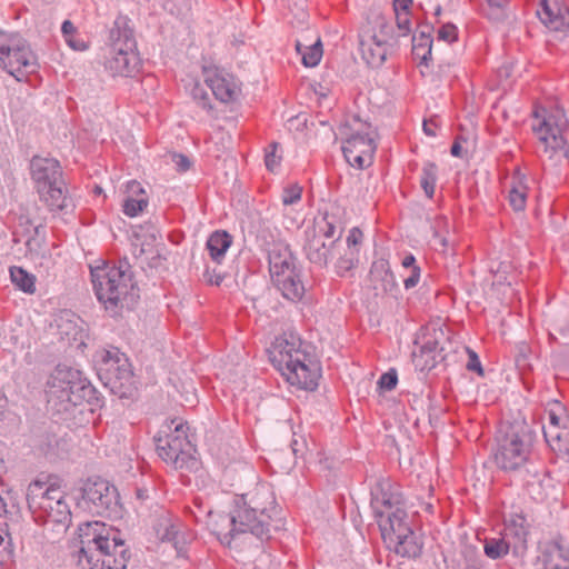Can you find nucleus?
<instances>
[{
	"mask_svg": "<svg viewBox=\"0 0 569 569\" xmlns=\"http://www.w3.org/2000/svg\"><path fill=\"white\" fill-rule=\"evenodd\" d=\"M191 96L193 100L204 110L210 111L212 109L210 104L209 94L206 91V89L199 84L198 82L194 83L193 88L191 89Z\"/></svg>",
	"mask_w": 569,
	"mask_h": 569,
	"instance_id": "obj_42",
	"label": "nucleus"
},
{
	"mask_svg": "<svg viewBox=\"0 0 569 569\" xmlns=\"http://www.w3.org/2000/svg\"><path fill=\"white\" fill-rule=\"evenodd\" d=\"M527 351H528V347L526 345H521L519 347V352L516 357L517 367L521 370L529 367V363L527 361Z\"/></svg>",
	"mask_w": 569,
	"mask_h": 569,
	"instance_id": "obj_49",
	"label": "nucleus"
},
{
	"mask_svg": "<svg viewBox=\"0 0 569 569\" xmlns=\"http://www.w3.org/2000/svg\"><path fill=\"white\" fill-rule=\"evenodd\" d=\"M61 32L63 38L73 37L76 34V27L69 20H64L61 26Z\"/></svg>",
	"mask_w": 569,
	"mask_h": 569,
	"instance_id": "obj_54",
	"label": "nucleus"
},
{
	"mask_svg": "<svg viewBox=\"0 0 569 569\" xmlns=\"http://www.w3.org/2000/svg\"><path fill=\"white\" fill-rule=\"evenodd\" d=\"M269 270L276 288L289 301H300L306 292L301 279V269L296 264L288 246L273 242L267 250Z\"/></svg>",
	"mask_w": 569,
	"mask_h": 569,
	"instance_id": "obj_9",
	"label": "nucleus"
},
{
	"mask_svg": "<svg viewBox=\"0 0 569 569\" xmlns=\"http://www.w3.org/2000/svg\"><path fill=\"white\" fill-rule=\"evenodd\" d=\"M438 38L447 42H453L457 39V28L451 23L443 24L438 30Z\"/></svg>",
	"mask_w": 569,
	"mask_h": 569,
	"instance_id": "obj_46",
	"label": "nucleus"
},
{
	"mask_svg": "<svg viewBox=\"0 0 569 569\" xmlns=\"http://www.w3.org/2000/svg\"><path fill=\"white\" fill-rule=\"evenodd\" d=\"M10 278L12 283L27 293L34 291V277L27 272L23 268L13 266L10 268Z\"/></svg>",
	"mask_w": 569,
	"mask_h": 569,
	"instance_id": "obj_36",
	"label": "nucleus"
},
{
	"mask_svg": "<svg viewBox=\"0 0 569 569\" xmlns=\"http://www.w3.org/2000/svg\"><path fill=\"white\" fill-rule=\"evenodd\" d=\"M232 242L227 231H214L207 241V249L211 259L220 263Z\"/></svg>",
	"mask_w": 569,
	"mask_h": 569,
	"instance_id": "obj_31",
	"label": "nucleus"
},
{
	"mask_svg": "<svg viewBox=\"0 0 569 569\" xmlns=\"http://www.w3.org/2000/svg\"><path fill=\"white\" fill-rule=\"evenodd\" d=\"M388 542L393 545L395 552L401 557L417 558L422 551V543L412 529H409L408 533L403 532L397 536L395 540H389Z\"/></svg>",
	"mask_w": 569,
	"mask_h": 569,
	"instance_id": "obj_29",
	"label": "nucleus"
},
{
	"mask_svg": "<svg viewBox=\"0 0 569 569\" xmlns=\"http://www.w3.org/2000/svg\"><path fill=\"white\" fill-rule=\"evenodd\" d=\"M79 505L92 515L117 513L119 507L117 489L107 480L89 478L83 485Z\"/></svg>",
	"mask_w": 569,
	"mask_h": 569,
	"instance_id": "obj_15",
	"label": "nucleus"
},
{
	"mask_svg": "<svg viewBox=\"0 0 569 569\" xmlns=\"http://www.w3.org/2000/svg\"><path fill=\"white\" fill-rule=\"evenodd\" d=\"M488 6L490 9L498 10V14L495 17L497 20L505 17L503 0H488Z\"/></svg>",
	"mask_w": 569,
	"mask_h": 569,
	"instance_id": "obj_52",
	"label": "nucleus"
},
{
	"mask_svg": "<svg viewBox=\"0 0 569 569\" xmlns=\"http://www.w3.org/2000/svg\"><path fill=\"white\" fill-rule=\"evenodd\" d=\"M127 189L130 194L123 202V212L128 217H136L147 208L148 198L144 196L141 184L136 180L129 181Z\"/></svg>",
	"mask_w": 569,
	"mask_h": 569,
	"instance_id": "obj_28",
	"label": "nucleus"
},
{
	"mask_svg": "<svg viewBox=\"0 0 569 569\" xmlns=\"http://www.w3.org/2000/svg\"><path fill=\"white\" fill-rule=\"evenodd\" d=\"M109 39L111 47L106 68L113 76H131L138 70L139 58L134 52L136 42L126 17H118L114 20Z\"/></svg>",
	"mask_w": 569,
	"mask_h": 569,
	"instance_id": "obj_11",
	"label": "nucleus"
},
{
	"mask_svg": "<svg viewBox=\"0 0 569 569\" xmlns=\"http://www.w3.org/2000/svg\"><path fill=\"white\" fill-rule=\"evenodd\" d=\"M98 375L103 385L119 398H129L136 390V380L127 356L117 348L99 353Z\"/></svg>",
	"mask_w": 569,
	"mask_h": 569,
	"instance_id": "obj_12",
	"label": "nucleus"
},
{
	"mask_svg": "<svg viewBox=\"0 0 569 569\" xmlns=\"http://www.w3.org/2000/svg\"><path fill=\"white\" fill-rule=\"evenodd\" d=\"M397 27L400 31V36H407L411 31V23L409 19V12H395Z\"/></svg>",
	"mask_w": 569,
	"mask_h": 569,
	"instance_id": "obj_45",
	"label": "nucleus"
},
{
	"mask_svg": "<svg viewBox=\"0 0 569 569\" xmlns=\"http://www.w3.org/2000/svg\"><path fill=\"white\" fill-rule=\"evenodd\" d=\"M467 353H468L467 369L469 371L477 372L479 376H483V370H482L481 362L479 360L478 355L469 348H467Z\"/></svg>",
	"mask_w": 569,
	"mask_h": 569,
	"instance_id": "obj_47",
	"label": "nucleus"
},
{
	"mask_svg": "<svg viewBox=\"0 0 569 569\" xmlns=\"http://www.w3.org/2000/svg\"><path fill=\"white\" fill-rule=\"evenodd\" d=\"M532 131L537 137V152L545 168H557L567 161L569 163V142L566 132L568 119L561 109L547 112L545 109L533 111Z\"/></svg>",
	"mask_w": 569,
	"mask_h": 569,
	"instance_id": "obj_4",
	"label": "nucleus"
},
{
	"mask_svg": "<svg viewBox=\"0 0 569 569\" xmlns=\"http://www.w3.org/2000/svg\"><path fill=\"white\" fill-rule=\"evenodd\" d=\"M540 21L551 31L569 29V6L566 0H540L537 10Z\"/></svg>",
	"mask_w": 569,
	"mask_h": 569,
	"instance_id": "obj_19",
	"label": "nucleus"
},
{
	"mask_svg": "<svg viewBox=\"0 0 569 569\" xmlns=\"http://www.w3.org/2000/svg\"><path fill=\"white\" fill-rule=\"evenodd\" d=\"M57 447H58V440H57L56 436H52V435L42 436L41 451L46 456H56Z\"/></svg>",
	"mask_w": 569,
	"mask_h": 569,
	"instance_id": "obj_44",
	"label": "nucleus"
},
{
	"mask_svg": "<svg viewBox=\"0 0 569 569\" xmlns=\"http://www.w3.org/2000/svg\"><path fill=\"white\" fill-rule=\"evenodd\" d=\"M409 274L403 279V284L406 289L415 288L420 280V268L409 269Z\"/></svg>",
	"mask_w": 569,
	"mask_h": 569,
	"instance_id": "obj_48",
	"label": "nucleus"
},
{
	"mask_svg": "<svg viewBox=\"0 0 569 569\" xmlns=\"http://www.w3.org/2000/svg\"><path fill=\"white\" fill-rule=\"evenodd\" d=\"M339 132L343 139L342 152L347 162L358 169L369 166L377 148L371 126L352 117L340 126Z\"/></svg>",
	"mask_w": 569,
	"mask_h": 569,
	"instance_id": "obj_10",
	"label": "nucleus"
},
{
	"mask_svg": "<svg viewBox=\"0 0 569 569\" xmlns=\"http://www.w3.org/2000/svg\"><path fill=\"white\" fill-rule=\"evenodd\" d=\"M33 485H36V481L30 482V485L28 487V492H27V501H28L29 508H31V506H32L31 488Z\"/></svg>",
	"mask_w": 569,
	"mask_h": 569,
	"instance_id": "obj_63",
	"label": "nucleus"
},
{
	"mask_svg": "<svg viewBox=\"0 0 569 569\" xmlns=\"http://www.w3.org/2000/svg\"><path fill=\"white\" fill-rule=\"evenodd\" d=\"M376 519L385 541L395 540L397 536L408 533L411 529L403 506L387 510L383 516H377Z\"/></svg>",
	"mask_w": 569,
	"mask_h": 569,
	"instance_id": "obj_22",
	"label": "nucleus"
},
{
	"mask_svg": "<svg viewBox=\"0 0 569 569\" xmlns=\"http://www.w3.org/2000/svg\"><path fill=\"white\" fill-rule=\"evenodd\" d=\"M64 40L74 50L82 51L87 48L84 42L80 39H76L74 36L64 38Z\"/></svg>",
	"mask_w": 569,
	"mask_h": 569,
	"instance_id": "obj_55",
	"label": "nucleus"
},
{
	"mask_svg": "<svg viewBox=\"0 0 569 569\" xmlns=\"http://www.w3.org/2000/svg\"><path fill=\"white\" fill-rule=\"evenodd\" d=\"M92 284L98 300L112 316L123 308L131 309L139 299V289L131 273L122 267L109 266L91 269Z\"/></svg>",
	"mask_w": 569,
	"mask_h": 569,
	"instance_id": "obj_5",
	"label": "nucleus"
},
{
	"mask_svg": "<svg viewBox=\"0 0 569 569\" xmlns=\"http://www.w3.org/2000/svg\"><path fill=\"white\" fill-rule=\"evenodd\" d=\"M495 451L496 466L506 471H518L530 460L535 431L525 420H515L501 426Z\"/></svg>",
	"mask_w": 569,
	"mask_h": 569,
	"instance_id": "obj_6",
	"label": "nucleus"
},
{
	"mask_svg": "<svg viewBox=\"0 0 569 569\" xmlns=\"http://www.w3.org/2000/svg\"><path fill=\"white\" fill-rule=\"evenodd\" d=\"M383 281H385V283H386V284H387V283H388V284H390V288H392V287H396V286H397L396 280H395V276H393V273H392L389 269H387V270L385 271V278H383ZM385 290H388V289H387V286L385 287Z\"/></svg>",
	"mask_w": 569,
	"mask_h": 569,
	"instance_id": "obj_60",
	"label": "nucleus"
},
{
	"mask_svg": "<svg viewBox=\"0 0 569 569\" xmlns=\"http://www.w3.org/2000/svg\"><path fill=\"white\" fill-rule=\"evenodd\" d=\"M31 57L30 46L21 36L0 31V67L18 81H30L34 72Z\"/></svg>",
	"mask_w": 569,
	"mask_h": 569,
	"instance_id": "obj_13",
	"label": "nucleus"
},
{
	"mask_svg": "<svg viewBox=\"0 0 569 569\" xmlns=\"http://www.w3.org/2000/svg\"><path fill=\"white\" fill-rule=\"evenodd\" d=\"M156 441L159 457L174 469L192 470L197 466L196 448L188 439L182 423L176 425L172 433L159 437Z\"/></svg>",
	"mask_w": 569,
	"mask_h": 569,
	"instance_id": "obj_14",
	"label": "nucleus"
},
{
	"mask_svg": "<svg viewBox=\"0 0 569 569\" xmlns=\"http://www.w3.org/2000/svg\"><path fill=\"white\" fill-rule=\"evenodd\" d=\"M279 148V143L272 142L269 144L266 156H264V163L269 171L273 172L278 167L280 166L281 156L277 153Z\"/></svg>",
	"mask_w": 569,
	"mask_h": 569,
	"instance_id": "obj_41",
	"label": "nucleus"
},
{
	"mask_svg": "<svg viewBox=\"0 0 569 569\" xmlns=\"http://www.w3.org/2000/svg\"><path fill=\"white\" fill-rule=\"evenodd\" d=\"M70 517L71 512L60 486L51 483L46 487L38 501V521L43 519L46 522L64 526Z\"/></svg>",
	"mask_w": 569,
	"mask_h": 569,
	"instance_id": "obj_16",
	"label": "nucleus"
},
{
	"mask_svg": "<svg viewBox=\"0 0 569 569\" xmlns=\"http://www.w3.org/2000/svg\"><path fill=\"white\" fill-rule=\"evenodd\" d=\"M12 555L11 538L7 522L0 518V566L6 565Z\"/></svg>",
	"mask_w": 569,
	"mask_h": 569,
	"instance_id": "obj_38",
	"label": "nucleus"
},
{
	"mask_svg": "<svg viewBox=\"0 0 569 569\" xmlns=\"http://www.w3.org/2000/svg\"><path fill=\"white\" fill-rule=\"evenodd\" d=\"M38 196L52 214H68L74 210L59 161L53 158L38 157Z\"/></svg>",
	"mask_w": 569,
	"mask_h": 569,
	"instance_id": "obj_8",
	"label": "nucleus"
},
{
	"mask_svg": "<svg viewBox=\"0 0 569 569\" xmlns=\"http://www.w3.org/2000/svg\"><path fill=\"white\" fill-rule=\"evenodd\" d=\"M527 191L526 187L521 183L513 186L509 191L510 206L516 211H522L526 207Z\"/></svg>",
	"mask_w": 569,
	"mask_h": 569,
	"instance_id": "obj_39",
	"label": "nucleus"
},
{
	"mask_svg": "<svg viewBox=\"0 0 569 569\" xmlns=\"http://www.w3.org/2000/svg\"><path fill=\"white\" fill-rule=\"evenodd\" d=\"M302 194V188L298 183L287 186L282 192V203L284 206H291L300 201Z\"/></svg>",
	"mask_w": 569,
	"mask_h": 569,
	"instance_id": "obj_40",
	"label": "nucleus"
},
{
	"mask_svg": "<svg viewBox=\"0 0 569 569\" xmlns=\"http://www.w3.org/2000/svg\"><path fill=\"white\" fill-rule=\"evenodd\" d=\"M395 12H409L412 0H392Z\"/></svg>",
	"mask_w": 569,
	"mask_h": 569,
	"instance_id": "obj_51",
	"label": "nucleus"
},
{
	"mask_svg": "<svg viewBox=\"0 0 569 569\" xmlns=\"http://www.w3.org/2000/svg\"><path fill=\"white\" fill-rule=\"evenodd\" d=\"M307 242L305 252L311 263L325 267L339 253L338 246H333V240L327 242L321 236H312L306 231Z\"/></svg>",
	"mask_w": 569,
	"mask_h": 569,
	"instance_id": "obj_23",
	"label": "nucleus"
},
{
	"mask_svg": "<svg viewBox=\"0 0 569 569\" xmlns=\"http://www.w3.org/2000/svg\"><path fill=\"white\" fill-rule=\"evenodd\" d=\"M172 161L180 171H187L191 166L189 158L183 154H173Z\"/></svg>",
	"mask_w": 569,
	"mask_h": 569,
	"instance_id": "obj_50",
	"label": "nucleus"
},
{
	"mask_svg": "<svg viewBox=\"0 0 569 569\" xmlns=\"http://www.w3.org/2000/svg\"><path fill=\"white\" fill-rule=\"evenodd\" d=\"M450 152L453 157H461L462 156V147L458 140L453 142L451 146Z\"/></svg>",
	"mask_w": 569,
	"mask_h": 569,
	"instance_id": "obj_61",
	"label": "nucleus"
},
{
	"mask_svg": "<svg viewBox=\"0 0 569 569\" xmlns=\"http://www.w3.org/2000/svg\"><path fill=\"white\" fill-rule=\"evenodd\" d=\"M543 569H569V549L558 542L543 552Z\"/></svg>",
	"mask_w": 569,
	"mask_h": 569,
	"instance_id": "obj_30",
	"label": "nucleus"
},
{
	"mask_svg": "<svg viewBox=\"0 0 569 569\" xmlns=\"http://www.w3.org/2000/svg\"><path fill=\"white\" fill-rule=\"evenodd\" d=\"M72 558L80 569H126L130 555L118 532L99 521L79 526Z\"/></svg>",
	"mask_w": 569,
	"mask_h": 569,
	"instance_id": "obj_2",
	"label": "nucleus"
},
{
	"mask_svg": "<svg viewBox=\"0 0 569 569\" xmlns=\"http://www.w3.org/2000/svg\"><path fill=\"white\" fill-rule=\"evenodd\" d=\"M277 513V503L272 488L259 483L249 493L234 499L229 513L209 512L213 533L228 546L237 539L243 541L254 538L260 542L269 539L270 521Z\"/></svg>",
	"mask_w": 569,
	"mask_h": 569,
	"instance_id": "obj_1",
	"label": "nucleus"
},
{
	"mask_svg": "<svg viewBox=\"0 0 569 569\" xmlns=\"http://www.w3.org/2000/svg\"><path fill=\"white\" fill-rule=\"evenodd\" d=\"M296 48L302 56V63L306 67H316L322 58V44L320 39L311 46H303L300 42H297Z\"/></svg>",
	"mask_w": 569,
	"mask_h": 569,
	"instance_id": "obj_35",
	"label": "nucleus"
},
{
	"mask_svg": "<svg viewBox=\"0 0 569 569\" xmlns=\"http://www.w3.org/2000/svg\"><path fill=\"white\" fill-rule=\"evenodd\" d=\"M367 41H359V49L362 59L367 64L372 68L380 67L387 59V56L391 52L393 47L385 44L383 42H375L367 37Z\"/></svg>",
	"mask_w": 569,
	"mask_h": 569,
	"instance_id": "obj_27",
	"label": "nucleus"
},
{
	"mask_svg": "<svg viewBox=\"0 0 569 569\" xmlns=\"http://www.w3.org/2000/svg\"><path fill=\"white\" fill-rule=\"evenodd\" d=\"M84 321L70 310L60 311L54 318V325L59 339L69 345L78 343L79 347L84 346L86 329Z\"/></svg>",
	"mask_w": 569,
	"mask_h": 569,
	"instance_id": "obj_18",
	"label": "nucleus"
},
{
	"mask_svg": "<svg viewBox=\"0 0 569 569\" xmlns=\"http://www.w3.org/2000/svg\"><path fill=\"white\" fill-rule=\"evenodd\" d=\"M437 173L438 168L433 162H426L423 164L420 183L428 198H432L435 194Z\"/></svg>",
	"mask_w": 569,
	"mask_h": 569,
	"instance_id": "obj_37",
	"label": "nucleus"
},
{
	"mask_svg": "<svg viewBox=\"0 0 569 569\" xmlns=\"http://www.w3.org/2000/svg\"><path fill=\"white\" fill-rule=\"evenodd\" d=\"M307 232L312 236H321L327 242L333 240V246H338V248L341 247V243L339 242L341 238V230H339L333 222L329 221L328 217H323L311 230H308Z\"/></svg>",
	"mask_w": 569,
	"mask_h": 569,
	"instance_id": "obj_33",
	"label": "nucleus"
},
{
	"mask_svg": "<svg viewBox=\"0 0 569 569\" xmlns=\"http://www.w3.org/2000/svg\"><path fill=\"white\" fill-rule=\"evenodd\" d=\"M403 506L402 495L398 488L387 480L378 481L371 489V508L375 517L383 516L385 511Z\"/></svg>",
	"mask_w": 569,
	"mask_h": 569,
	"instance_id": "obj_21",
	"label": "nucleus"
},
{
	"mask_svg": "<svg viewBox=\"0 0 569 569\" xmlns=\"http://www.w3.org/2000/svg\"><path fill=\"white\" fill-rule=\"evenodd\" d=\"M435 239L439 242L442 249H445L448 246V241L445 237H441L439 234H435Z\"/></svg>",
	"mask_w": 569,
	"mask_h": 569,
	"instance_id": "obj_62",
	"label": "nucleus"
},
{
	"mask_svg": "<svg viewBox=\"0 0 569 569\" xmlns=\"http://www.w3.org/2000/svg\"><path fill=\"white\" fill-rule=\"evenodd\" d=\"M300 346V341H278L270 352V358L291 386L315 390L318 386L320 369L309 360Z\"/></svg>",
	"mask_w": 569,
	"mask_h": 569,
	"instance_id": "obj_7",
	"label": "nucleus"
},
{
	"mask_svg": "<svg viewBox=\"0 0 569 569\" xmlns=\"http://www.w3.org/2000/svg\"><path fill=\"white\" fill-rule=\"evenodd\" d=\"M44 393L48 411L64 421L82 412L83 405L96 398V389L83 373L61 363L50 373Z\"/></svg>",
	"mask_w": 569,
	"mask_h": 569,
	"instance_id": "obj_3",
	"label": "nucleus"
},
{
	"mask_svg": "<svg viewBox=\"0 0 569 569\" xmlns=\"http://www.w3.org/2000/svg\"><path fill=\"white\" fill-rule=\"evenodd\" d=\"M437 348H438V342L436 340H427L421 346V352L431 355V353L436 352Z\"/></svg>",
	"mask_w": 569,
	"mask_h": 569,
	"instance_id": "obj_56",
	"label": "nucleus"
},
{
	"mask_svg": "<svg viewBox=\"0 0 569 569\" xmlns=\"http://www.w3.org/2000/svg\"><path fill=\"white\" fill-rule=\"evenodd\" d=\"M397 381H398L397 372H396V370L391 369L380 377V379L378 381V386L382 390L391 391L397 386Z\"/></svg>",
	"mask_w": 569,
	"mask_h": 569,
	"instance_id": "obj_43",
	"label": "nucleus"
},
{
	"mask_svg": "<svg viewBox=\"0 0 569 569\" xmlns=\"http://www.w3.org/2000/svg\"><path fill=\"white\" fill-rule=\"evenodd\" d=\"M368 38L375 42H383L390 47L395 46L393 26L380 12H371L366 23L361 27L359 41H367Z\"/></svg>",
	"mask_w": 569,
	"mask_h": 569,
	"instance_id": "obj_20",
	"label": "nucleus"
},
{
	"mask_svg": "<svg viewBox=\"0 0 569 569\" xmlns=\"http://www.w3.org/2000/svg\"><path fill=\"white\" fill-rule=\"evenodd\" d=\"M204 278L210 284L216 286H219L222 281V277L220 274H210L209 271H206Z\"/></svg>",
	"mask_w": 569,
	"mask_h": 569,
	"instance_id": "obj_59",
	"label": "nucleus"
},
{
	"mask_svg": "<svg viewBox=\"0 0 569 569\" xmlns=\"http://www.w3.org/2000/svg\"><path fill=\"white\" fill-rule=\"evenodd\" d=\"M527 495L536 502H545L555 492L553 479L545 471H533L525 481Z\"/></svg>",
	"mask_w": 569,
	"mask_h": 569,
	"instance_id": "obj_24",
	"label": "nucleus"
},
{
	"mask_svg": "<svg viewBox=\"0 0 569 569\" xmlns=\"http://www.w3.org/2000/svg\"><path fill=\"white\" fill-rule=\"evenodd\" d=\"M203 73L204 82L216 99L227 103L238 98L240 86L232 74L218 68H204Z\"/></svg>",
	"mask_w": 569,
	"mask_h": 569,
	"instance_id": "obj_17",
	"label": "nucleus"
},
{
	"mask_svg": "<svg viewBox=\"0 0 569 569\" xmlns=\"http://www.w3.org/2000/svg\"><path fill=\"white\" fill-rule=\"evenodd\" d=\"M401 266L403 269L406 270H409V269H412V268H419L417 264H416V258L413 254L409 253L407 256L403 257L402 261H401Z\"/></svg>",
	"mask_w": 569,
	"mask_h": 569,
	"instance_id": "obj_57",
	"label": "nucleus"
},
{
	"mask_svg": "<svg viewBox=\"0 0 569 569\" xmlns=\"http://www.w3.org/2000/svg\"><path fill=\"white\" fill-rule=\"evenodd\" d=\"M545 439L549 447L559 455H569V418L565 417L562 426H547L542 428Z\"/></svg>",
	"mask_w": 569,
	"mask_h": 569,
	"instance_id": "obj_26",
	"label": "nucleus"
},
{
	"mask_svg": "<svg viewBox=\"0 0 569 569\" xmlns=\"http://www.w3.org/2000/svg\"><path fill=\"white\" fill-rule=\"evenodd\" d=\"M6 403H7V399L0 393V416L2 415Z\"/></svg>",
	"mask_w": 569,
	"mask_h": 569,
	"instance_id": "obj_64",
	"label": "nucleus"
},
{
	"mask_svg": "<svg viewBox=\"0 0 569 569\" xmlns=\"http://www.w3.org/2000/svg\"><path fill=\"white\" fill-rule=\"evenodd\" d=\"M511 543L509 540V533L506 532L500 538H489L486 539L483 550L488 558L490 559H500L507 556L510 551Z\"/></svg>",
	"mask_w": 569,
	"mask_h": 569,
	"instance_id": "obj_34",
	"label": "nucleus"
},
{
	"mask_svg": "<svg viewBox=\"0 0 569 569\" xmlns=\"http://www.w3.org/2000/svg\"><path fill=\"white\" fill-rule=\"evenodd\" d=\"M362 240V232L358 228L350 230L347 237L348 252L345 257L339 258L337 267L340 270L348 271L353 267L358 251L355 249Z\"/></svg>",
	"mask_w": 569,
	"mask_h": 569,
	"instance_id": "obj_32",
	"label": "nucleus"
},
{
	"mask_svg": "<svg viewBox=\"0 0 569 569\" xmlns=\"http://www.w3.org/2000/svg\"><path fill=\"white\" fill-rule=\"evenodd\" d=\"M565 417H567V416L566 415L559 416L555 411L551 410L549 412V425L548 426H562Z\"/></svg>",
	"mask_w": 569,
	"mask_h": 569,
	"instance_id": "obj_58",
	"label": "nucleus"
},
{
	"mask_svg": "<svg viewBox=\"0 0 569 569\" xmlns=\"http://www.w3.org/2000/svg\"><path fill=\"white\" fill-rule=\"evenodd\" d=\"M153 530L157 538L162 542H170L180 552L187 539L178 529V523L169 515H161L157 518Z\"/></svg>",
	"mask_w": 569,
	"mask_h": 569,
	"instance_id": "obj_25",
	"label": "nucleus"
},
{
	"mask_svg": "<svg viewBox=\"0 0 569 569\" xmlns=\"http://www.w3.org/2000/svg\"><path fill=\"white\" fill-rule=\"evenodd\" d=\"M437 127H438V124H437L436 120H433V119L425 120L422 123L423 132L430 137H436Z\"/></svg>",
	"mask_w": 569,
	"mask_h": 569,
	"instance_id": "obj_53",
	"label": "nucleus"
}]
</instances>
